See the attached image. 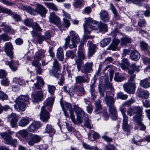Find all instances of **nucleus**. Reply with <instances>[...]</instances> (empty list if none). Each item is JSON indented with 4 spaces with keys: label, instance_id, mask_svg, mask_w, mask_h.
Masks as SVG:
<instances>
[{
    "label": "nucleus",
    "instance_id": "f257e3e1",
    "mask_svg": "<svg viewBox=\"0 0 150 150\" xmlns=\"http://www.w3.org/2000/svg\"><path fill=\"white\" fill-rule=\"evenodd\" d=\"M54 100L53 97H49L44 102L45 105L41 108L40 113V119L43 122L47 121L50 118V114L49 112L47 111L48 109L50 112L52 109V106Z\"/></svg>",
    "mask_w": 150,
    "mask_h": 150
},
{
    "label": "nucleus",
    "instance_id": "f03ea898",
    "mask_svg": "<svg viewBox=\"0 0 150 150\" xmlns=\"http://www.w3.org/2000/svg\"><path fill=\"white\" fill-rule=\"evenodd\" d=\"M21 9L25 10L30 14L34 15L36 13H38L42 16L45 17L47 10L43 6L40 4H38L35 10L31 7L25 6H22L20 8Z\"/></svg>",
    "mask_w": 150,
    "mask_h": 150
},
{
    "label": "nucleus",
    "instance_id": "7ed1b4c3",
    "mask_svg": "<svg viewBox=\"0 0 150 150\" xmlns=\"http://www.w3.org/2000/svg\"><path fill=\"white\" fill-rule=\"evenodd\" d=\"M75 60V65H77L78 71H81L82 73L87 74L93 71L92 63H86L83 65V62L79 58H76Z\"/></svg>",
    "mask_w": 150,
    "mask_h": 150
},
{
    "label": "nucleus",
    "instance_id": "20e7f679",
    "mask_svg": "<svg viewBox=\"0 0 150 150\" xmlns=\"http://www.w3.org/2000/svg\"><path fill=\"white\" fill-rule=\"evenodd\" d=\"M85 19V23L83 24L84 32L87 34H90L91 32L89 29L96 30L99 28L100 23L96 22L90 17Z\"/></svg>",
    "mask_w": 150,
    "mask_h": 150
},
{
    "label": "nucleus",
    "instance_id": "39448f33",
    "mask_svg": "<svg viewBox=\"0 0 150 150\" xmlns=\"http://www.w3.org/2000/svg\"><path fill=\"white\" fill-rule=\"evenodd\" d=\"M28 99V96L20 95L16 99V103L14 105V108L18 111H24L26 106L25 102Z\"/></svg>",
    "mask_w": 150,
    "mask_h": 150
},
{
    "label": "nucleus",
    "instance_id": "423d86ee",
    "mask_svg": "<svg viewBox=\"0 0 150 150\" xmlns=\"http://www.w3.org/2000/svg\"><path fill=\"white\" fill-rule=\"evenodd\" d=\"M135 74L131 75L130 78L128 80L127 83H125L123 85L125 90L128 93H133L136 88L134 79L135 77Z\"/></svg>",
    "mask_w": 150,
    "mask_h": 150
},
{
    "label": "nucleus",
    "instance_id": "0eeeda50",
    "mask_svg": "<svg viewBox=\"0 0 150 150\" xmlns=\"http://www.w3.org/2000/svg\"><path fill=\"white\" fill-rule=\"evenodd\" d=\"M74 109L77 115V119L79 122L83 121V119L85 122H89L90 120L87 117H84L85 113L81 108L79 107L78 106L75 105L74 106Z\"/></svg>",
    "mask_w": 150,
    "mask_h": 150
},
{
    "label": "nucleus",
    "instance_id": "6e6552de",
    "mask_svg": "<svg viewBox=\"0 0 150 150\" xmlns=\"http://www.w3.org/2000/svg\"><path fill=\"white\" fill-rule=\"evenodd\" d=\"M1 136L4 139V142L6 144H10L15 147L17 144V141L16 139H12L10 135L6 132L1 133Z\"/></svg>",
    "mask_w": 150,
    "mask_h": 150
},
{
    "label": "nucleus",
    "instance_id": "1a4fd4ad",
    "mask_svg": "<svg viewBox=\"0 0 150 150\" xmlns=\"http://www.w3.org/2000/svg\"><path fill=\"white\" fill-rule=\"evenodd\" d=\"M60 66L58 61L56 59H54L53 63L52 73L54 76L57 78L61 76Z\"/></svg>",
    "mask_w": 150,
    "mask_h": 150
},
{
    "label": "nucleus",
    "instance_id": "9d476101",
    "mask_svg": "<svg viewBox=\"0 0 150 150\" xmlns=\"http://www.w3.org/2000/svg\"><path fill=\"white\" fill-rule=\"evenodd\" d=\"M135 114H137V115L133 117V120L136 122H141L143 121V115L142 114L143 108L139 106L134 107Z\"/></svg>",
    "mask_w": 150,
    "mask_h": 150
},
{
    "label": "nucleus",
    "instance_id": "9b49d317",
    "mask_svg": "<svg viewBox=\"0 0 150 150\" xmlns=\"http://www.w3.org/2000/svg\"><path fill=\"white\" fill-rule=\"evenodd\" d=\"M13 46L11 43L8 42L6 43L4 50L7 55L11 59H12L13 57Z\"/></svg>",
    "mask_w": 150,
    "mask_h": 150
},
{
    "label": "nucleus",
    "instance_id": "f8f14e48",
    "mask_svg": "<svg viewBox=\"0 0 150 150\" xmlns=\"http://www.w3.org/2000/svg\"><path fill=\"white\" fill-rule=\"evenodd\" d=\"M87 45L88 47L87 57L88 58L90 59L96 52L95 50L96 46L95 44H93L92 41H88Z\"/></svg>",
    "mask_w": 150,
    "mask_h": 150
},
{
    "label": "nucleus",
    "instance_id": "ddd939ff",
    "mask_svg": "<svg viewBox=\"0 0 150 150\" xmlns=\"http://www.w3.org/2000/svg\"><path fill=\"white\" fill-rule=\"evenodd\" d=\"M41 139V138L40 136L32 134L27 139V141L29 145L32 146L35 143L39 142Z\"/></svg>",
    "mask_w": 150,
    "mask_h": 150
},
{
    "label": "nucleus",
    "instance_id": "4468645a",
    "mask_svg": "<svg viewBox=\"0 0 150 150\" xmlns=\"http://www.w3.org/2000/svg\"><path fill=\"white\" fill-rule=\"evenodd\" d=\"M112 96H110L106 94L104 97V100L106 105L108 107L114 105L115 99L113 97L114 96V94H112Z\"/></svg>",
    "mask_w": 150,
    "mask_h": 150
},
{
    "label": "nucleus",
    "instance_id": "2eb2a0df",
    "mask_svg": "<svg viewBox=\"0 0 150 150\" xmlns=\"http://www.w3.org/2000/svg\"><path fill=\"white\" fill-rule=\"evenodd\" d=\"M43 92L42 91H38L33 96V100L34 102L37 103L42 101L43 98Z\"/></svg>",
    "mask_w": 150,
    "mask_h": 150
},
{
    "label": "nucleus",
    "instance_id": "dca6fc26",
    "mask_svg": "<svg viewBox=\"0 0 150 150\" xmlns=\"http://www.w3.org/2000/svg\"><path fill=\"white\" fill-rule=\"evenodd\" d=\"M49 20L51 22L55 25H58L60 23V18L56 15L54 12L50 13L49 17Z\"/></svg>",
    "mask_w": 150,
    "mask_h": 150
},
{
    "label": "nucleus",
    "instance_id": "f3484780",
    "mask_svg": "<svg viewBox=\"0 0 150 150\" xmlns=\"http://www.w3.org/2000/svg\"><path fill=\"white\" fill-rule=\"evenodd\" d=\"M109 111L111 115V117L114 120L117 119V112L115 105L108 106Z\"/></svg>",
    "mask_w": 150,
    "mask_h": 150
},
{
    "label": "nucleus",
    "instance_id": "a211bd4d",
    "mask_svg": "<svg viewBox=\"0 0 150 150\" xmlns=\"http://www.w3.org/2000/svg\"><path fill=\"white\" fill-rule=\"evenodd\" d=\"M31 33L33 36H35L37 37V41L39 44H41L44 40H45L44 36L42 35L41 33L35 30H32Z\"/></svg>",
    "mask_w": 150,
    "mask_h": 150
},
{
    "label": "nucleus",
    "instance_id": "6ab92c4d",
    "mask_svg": "<svg viewBox=\"0 0 150 150\" xmlns=\"http://www.w3.org/2000/svg\"><path fill=\"white\" fill-rule=\"evenodd\" d=\"M84 45L83 42L81 43L79 46V49L78 51V55L79 57L81 59L83 60L85 58V55L84 53V49L82 47Z\"/></svg>",
    "mask_w": 150,
    "mask_h": 150
},
{
    "label": "nucleus",
    "instance_id": "aec40b11",
    "mask_svg": "<svg viewBox=\"0 0 150 150\" xmlns=\"http://www.w3.org/2000/svg\"><path fill=\"white\" fill-rule=\"evenodd\" d=\"M86 79L84 76H77L75 78L76 83H77L81 84L84 83H88L89 79L87 75L86 76Z\"/></svg>",
    "mask_w": 150,
    "mask_h": 150
},
{
    "label": "nucleus",
    "instance_id": "412c9836",
    "mask_svg": "<svg viewBox=\"0 0 150 150\" xmlns=\"http://www.w3.org/2000/svg\"><path fill=\"white\" fill-rule=\"evenodd\" d=\"M5 64L9 66L11 69L13 71H15L17 69L18 63L13 60L10 61H6L5 62Z\"/></svg>",
    "mask_w": 150,
    "mask_h": 150
},
{
    "label": "nucleus",
    "instance_id": "4be33fe9",
    "mask_svg": "<svg viewBox=\"0 0 150 150\" xmlns=\"http://www.w3.org/2000/svg\"><path fill=\"white\" fill-rule=\"evenodd\" d=\"M45 52L44 50H39L36 52L34 57L35 59L40 60L45 57Z\"/></svg>",
    "mask_w": 150,
    "mask_h": 150
},
{
    "label": "nucleus",
    "instance_id": "5701e85b",
    "mask_svg": "<svg viewBox=\"0 0 150 150\" xmlns=\"http://www.w3.org/2000/svg\"><path fill=\"white\" fill-rule=\"evenodd\" d=\"M70 34L71 35V42L78 44L80 42V39L78 34L74 31L70 32Z\"/></svg>",
    "mask_w": 150,
    "mask_h": 150
},
{
    "label": "nucleus",
    "instance_id": "b1692460",
    "mask_svg": "<svg viewBox=\"0 0 150 150\" xmlns=\"http://www.w3.org/2000/svg\"><path fill=\"white\" fill-rule=\"evenodd\" d=\"M100 19L104 22H107L109 21L108 13L105 10H101L100 13Z\"/></svg>",
    "mask_w": 150,
    "mask_h": 150
},
{
    "label": "nucleus",
    "instance_id": "393cba45",
    "mask_svg": "<svg viewBox=\"0 0 150 150\" xmlns=\"http://www.w3.org/2000/svg\"><path fill=\"white\" fill-rule=\"evenodd\" d=\"M36 79L37 82L34 84V85L36 89H40L44 85V81L42 78L40 76H37Z\"/></svg>",
    "mask_w": 150,
    "mask_h": 150
},
{
    "label": "nucleus",
    "instance_id": "a878e982",
    "mask_svg": "<svg viewBox=\"0 0 150 150\" xmlns=\"http://www.w3.org/2000/svg\"><path fill=\"white\" fill-rule=\"evenodd\" d=\"M130 57L132 60L137 61L139 59L140 57V54L137 50H134L131 52Z\"/></svg>",
    "mask_w": 150,
    "mask_h": 150
},
{
    "label": "nucleus",
    "instance_id": "bb28decb",
    "mask_svg": "<svg viewBox=\"0 0 150 150\" xmlns=\"http://www.w3.org/2000/svg\"><path fill=\"white\" fill-rule=\"evenodd\" d=\"M120 40L118 39H115L113 43L111 44L107 48V50H115L117 48L118 44L119 43Z\"/></svg>",
    "mask_w": 150,
    "mask_h": 150
},
{
    "label": "nucleus",
    "instance_id": "cd10ccee",
    "mask_svg": "<svg viewBox=\"0 0 150 150\" xmlns=\"http://www.w3.org/2000/svg\"><path fill=\"white\" fill-rule=\"evenodd\" d=\"M61 105L63 110H69V112L71 111V110H73L72 108V105L70 103L64 102L61 103Z\"/></svg>",
    "mask_w": 150,
    "mask_h": 150
},
{
    "label": "nucleus",
    "instance_id": "c85d7f7f",
    "mask_svg": "<svg viewBox=\"0 0 150 150\" xmlns=\"http://www.w3.org/2000/svg\"><path fill=\"white\" fill-rule=\"evenodd\" d=\"M95 112L96 114L99 113L102 109V105L101 101L99 100H97L95 103Z\"/></svg>",
    "mask_w": 150,
    "mask_h": 150
},
{
    "label": "nucleus",
    "instance_id": "c756f323",
    "mask_svg": "<svg viewBox=\"0 0 150 150\" xmlns=\"http://www.w3.org/2000/svg\"><path fill=\"white\" fill-rule=\"evenodd\" d=\"M40 127L39 122H32L31 125L28 128V130L31 132H34L37 128Z\"/></svg>",
    "mask_w": 150,
    "mask_h": 150
},
{
    "label": "nucleus",
    "instance_id": "7c9ffc66",
    "mask_svg": "<svg viewBox=\"0 0 150 150\" xmlns=\"http://www.w3.org/2000/svg\"><path fill=\"white\" fill-rule=\"evenodd\" d=\"M122 63L120 64L121 68L123 70L128 69V67L129 65V63L127 59L124 58L122 60Z\"/></svg>",
    "mask_w": 150,
    "mask_h": 150
},
{
    "label": "nucleus",
    "instance_id": "2f4dec72",
    "mask_svg": "<svg viewBox=\"0 0 150 150\" xmlns=\"http://www.w3.org/2000/svg\"><path fill=\"white\" fill-rule=\"evenodd\" d=\"M131 70L128 69V72L130 74H133L134 71L139 72V68L138 66H137L135 64H132L130 67Z\"/></svg>",
    "mask_w": 150,
    "mask_h": 150
},
{
    "label": "nucleus",
    "instance_id": "473e14b6",
    "mask_svg": "<svg viewBox=\"0 0 150 150\" xmlns=\"http://www.w3.org/2000/svg\"><path fill=\"white\" fill-rule=\"evenodd\" d=\"M57 56L61 61H63L64 59V55L63 54V50L61 47L59 48L57 50Z\"/></svg>",
    "mask_w": 150,
    "mask_h": 150
},
{
    "label": "nucleus",
    "instance_id": "72a5a7b5",
    "mask_svg": "<svg viewBox=\"0 0 150 150\" xmlns=\"http://www.w3.org/2000/svg\"><path fill=\"white\" fill-rule=\"evenodd\" d=\"M110 38H107L103 39L100 42V45L102 47H104L107 45L111 41Z\"/></svg>",
    "mask_w": 150,
    "mask_h": 150
},
{
    "label": "nucleus",
    "instance_id": "f704fd0d",
    "mask_svg": "<svg viewBox=\"0 0 150 150\" xmlns=\"http://www.w3.org/2000/svg\"><path fill=\"white\" fill-rule=\"evenodd\" d=\"M120 40L121 45H126L127 44L130 43L132 41V39L128 37L122 38Z\"/></svg>",
    "mask_w": 150,
    "mask_h": 150
},
{
    "label": "nucleus",
    "instance_id": "c9c22d12",
    "mask_svg": "<svg viewBox=\"0 0 150 150\" xmlns=\"http://www.w3.org/2000/svg\"><path fill=\"white\" fill-rule=\"evenodd\" d=\"M55 130L50 125H47L45 128V131L44 133H52L54 134L55 133Z\"/></svg>",
    "mask_w": 150,
    "mask_h": 150
},
{
    "label": "nucleus",
    "instance_id": "e433bc0d",
    "mask_svg": "<svg viewBox=\"0 0 150 150\" xmlns=\"http://www.w3.org/2000/svg\"><path fill=\"white\" fill-rule=\"evenodd\" d=\"M8 117L9 119V121L10 120L11 122H17L18 121V117L15 113H11Z\"/></svg>",
    "mask_w": 150,
    "mask_h": 150
},
{
    "label": "nucleus",
    "instance_id": "4c0bfd02",
    "mask_svg": "<svg viewBox=\"0 0 150 150\" xmlns=\"http://www.w3.org/2000/svg\"><path fill=\"white\" fill-rule=\"evenodd\" d=\"M125 78L124 76H119V72H116L115 73L114 80L118 82H121L125 80Z\"/></svg>",
    "mask_w": 150,
    "mask_h": 150
},
{
    "label": "nucleus",
    "instance_id": "58836bf2",
    "mask_svg": "<svg viewBox=\"0 0 150 150\" xmlns=\"http://www.w3.org/2000/svg\"><path fill=\"white\" fill-rule=\"evenodd\" d=\"M45 5L49 8L56 11L58 10L57 7L53 3H45Z\"/></svg>",
    "mask_w": 150,
    "mask_h": 150
},
{
    "label": "nucleus",
    "instance_id": "ea45409f",
    "mask_svg": "<svg viewBox=\"0 0 150 150\" xmlns=\"http://www.w3.org/2000/svg\"><path fill=\"white\" fill-rule=\"evenodd\" d=\"M110 9L112 11L115 17L117 19H120V16L118 15L117 11L115 9V7L113 6L112 3L110 4Z\"/></svg>",
    "mask_w": 150,
    "mask_h": 150
},
{
    "label": "nucleus",
    "instance_id": "a19ab883",
    "mask_svg": "<svg viewBox=\"0 0 150 150\" xmlns=\"http://www.w3.org/2000/svg\"><path fill=\"white\" fill-rule=\"evenodd\" d=\"M100 31L105 32L107 31V26L106 24L100 23L99 28Z\"/></svg>",
    "mask_w": 150,
    "mask_h": 150
},
{
    "label": "nucleus",
    "instance_id": "79ce46f5",
    "mask_svg": "<svg viewBox=\"0 0 150 150\" xmlns=\"http://www.w3.org/2000/svg\"><path fill=\"white\" fill-rule=\"evenodd\" d=\"M140 85L144 88H147L150 87V83L146 79L142 81L140 83Z\"/></svg>",
    "mask_w": 150,
    "mask_h": 150
},
{
    "label": "nucleus",
    "instance_id": "37998d69",
    "mask_svg": "<svg viewBox=\"0 0 150 150\" xmlns=\"http://www.w3.org/2000/svg\"><path fill=\"white\" fill-rule=\"evenodd\" d=\"M83 0H76L73 4V6L75 8H80L83 5Z\"/></svg>",
    "mask_w": 150,
    "mask_h": 150
},
{
    "label": "nucleus",
    "instance_id": "c03bdc74",
    "mask_svg": "<svg viewBox=\"0 0 150 150\" xmlns=\"http://www.w3.org/2000/svg\"><path fill=\"white\" fill-rule=\"evenodd\" d=\"M13 82L14 83L18 84L20 85L23 84L25 83V81L23 80L18 78L15 77L13 79Z\"/></svg>",
    "mask_w": 150,
    "mask_h": 150
},
{
    "label": "nucleus",
    "instance_id": "a18cd8bd",
    "mask_svg": "<svg viewBox=\"0 0 150 150\" xmlns=\"http://www.w3.org/2000/svg\"><path fill=\"white\" fill-rule=\"evenodd\" d=\"M140 96L145 99L148 98L149 96V93L148 91H141L139 94Z\"/></svg>",
    "mask_w": 150,
    "mask_h": 150
},
{
    "label": "nucleus",
    "instance_id": "49530a36",
    "mask_svg": "<svg viewBox=\"0 0 150 150\" xmlns=\"http://www.w3.org/2000/svg\"><path fill=\"white\" fill-rule=\"evenodd\" d=\"M117 97L118 99L126 100L128 96L127 95L124 94L120 92L117 93Z\"/></svg>",
    "mask_w": 150,
    "mask_h": 150
},
{
    "label": "nucleus",
    "instance_id": "de8ad7c7",
    "mask_svg": "<svg viewBox=\"0 0 150 150\" xmlns=\"http://www.w3.org/2000/svg\"><path fill=\"white\" fill-rule=\"evenodd\" d=\"M47 87L48 92L51 95L53 94L56 89L55 86L48 85Z\"/></svg>",
    "mask_w": 150,
    "mask_h": 150
},
{
    "label": "nucleus",
    "instance_id": "09e8293b",
    "mask_svg": "<svg viewBox=\"0 0 150 150\" xmlns=\"http://www.w3.org/2000/svg\"><path fill=\"white\" fill-rule=\"evenodd\" d=\"M32 28L33 29V30H35L37 32L38 31H41L42 30V29L36 23H35L33 24Z\"/></svg>",
    "mask_w": 150,
    "mask_h": 150
},
{
    "label": "nucleus",
    "instance_id": "8fccbe9b",
    "mask_svg": "<svg viewBox=\"0 0 150 150\" xmlns=\"http://www.w3.org/2000/svg\"><path fill=\"white\" fill-rule=\"evenodd\" d=\"M83 146L86 149L90 150H98L97 146H93L86 144H83Z\"/></svg>",
    "mask_w": 150,
    "mask_h": 150
},
{
    "label": "nucleus",
    "instance_id": "3c124183",
    "mask_svg": "<svg viewBox=\"0 0 150 150\" xmlns=\"http://www.w3.org/2000/svg\"><path fill=\"white\" fill-rule=\"evenodd\" d=\"M25 24L28 26H32L33 25V21L32 19L28 18L25 19L24 21Z\"/></svg>",
    "mask_w": 150,
    "mask_h": 150
},
{
    "label": "nucleus",
    "instance_id": "603ef678",
    "mask_svg": "<svg viewBox=\"0 0 150 150\" xmlns=\"http://www.w3.org/2000/svg\"><path fill=\"white\" fill-rule=\"evenodd\" d=\"M70 41V36L68 35L65 39V42L63 48L66 50L67 48Z\"/></svg>",
    "mask_w": 150,
    "mask_h": 150
},
{
    "label": "nucleus",
    "instance_id": "864d4df0",
    "mask_svg": "<svg viewBox=\"0 0 150 150\" xmlns=\"http://www.w3.org/2000/svg\"><path fill=\"white\" fill-rule=\"evenodd\" d=\"M77 90V91L80 92L82 95H84L85 94V91L83 86H75Z\"/></svg>",
    "mask_w": 150,
    "mask_h": 150
},
{
    "label": "nucleus",
    "instance_id": "5fc2aeb1",
    "mask_svg": "<svg viewBox=\"0 0 150 150\" xmlns=\"http://www.w3.org/2000/svg\"><path fill=\"white\" fill-rule=\"evenodd\" d=\"M131 126L128 125L127 122H123L122 128L125 131H128L130 129Z\"/></svg>",
    "mask_w": 150,
    "mask_h": 150
},
{
    "label": "nucleus",
    "instance_id": "6e6d98bb",
    "mask_svg": "<svg viewBox=\"0 0 150 150\" xmlns=\"http://www.w3.org/2000/svg\"><path fill=\"white\" fill-rule=\"evenodd\" d=\"M8 98L7 95L4 92L1 91H0V99L3 100H6Z\"/></svg>",
    "mask_w": 150,
    "mask_h": 150
},
{
    "label": "nucleus",
    "instance_id": "4d7b16f0",
    "mask_svg": "<svg viewBox=\"0 0 150 150\" xmlns=\"http://www.w3.org/2000/svg\"><path fill=\"white\" fill-rule=\"evenodd\" d=\"M95 86V83H93L92 84L90 85V91L91 92V96L94 97L95 96V90L94 89Z\"/></svg>",
    "mask_w": 150,
    "mask_h": 150
},
{
    "label": "nucleus",
    "instance_id": "13d9d810",
    "mask_svg": "<svg viewBox=\"0 0 150 150\" xmlns=\"http://www.w3.org/2000/svg\"><path fill=\"white\" fill-rule=\"evenodd\" d=\"M66 56L67 57L73 59L74 57V54L71 50H68L66 52Z\"/></svg>",
    "mask_w": 150,
    "mask_h": 150
},
{
    "label": "nucleus",
    "instance_id": "bf43d9fd",
    "mask_svg": "<svg viewBox=\"0 0 150 150\" xmlns=\"http://www.w3.org/2000/svg\"><path fill=\"white\" fill-rule=\"evenodd\" d=\"M146 24V21L143 19H140L138 23V25L140 27H144Z\"/></svg>",
    "mask_w": 150,
    "mask_h": 150
},
{
    "label": "nucleus",
    "instance_id": "052dcab7",
    "mask_svg": "<svg viewBox=\"0 0 150 150\" xmlns=\"http://www.w3.org/2000/svg\"><path fill=\"white\" fill-rule=\"evenodd\" d=\"M140 45L141 49L142 50H146L148 49V44L144 41L140 42Z\"/></svg>",
    "mask_w": 150,
    "mask_h": 150
},
{
    "label": "nucleus",
    "instance_id": "680f3d73",
    "mask_svg": "<svg viewBox=\"0 0 150 150\" xmlns=\"http://www.w3.org/2000/svg\"><path fill=\"white\" fill-rule=\"evenodd\" d=\"M127 114L131 116L135 114L134 107L129 108L127 110Z\"/></svg>",
    "mask_w": 150,
    "mask_h": 150
},
{
    "label": "nucleus",
    "instance_id": "e2e57ef3",
    "mask_svg": "<svg viewBox=\"0 0 150 150\" xmlns=\"http://www.w3.org/2000/svg\"><path fill=\"white\" fill-rule=\"evenodd\" d=\"M76 89L75 87H71L70 88L68 91L67 93L70 96H72L74 94L75 89Z\"/></svg>",
    "mask_w": 150,
    "mask_h": 150
},
{
    "label": "nucleus",
    "instance_id": "0e129e2a",
    "mask_svg": "<svg viewBox=\"0 0 150 150\" xmlns=\"http://www.w3.org/2000/svg\"><path fill=\"white\" fill-rule=\"evenodd\" d=\"M39 60L35 59L32 62V64L33 66H35L36 67H38L40 66H41V64L39 63Z\"/></svg>",
    "mask_w": 150,
    "mask_h": 150
},
{
    "label": "nucleus",
    "instance_id": "69168bd1",
    "mask_svg": "<svg viewBox=\"0 0 150 150\" xmlns=\"http://www.w3.org/2000/svg\"><path fill=\"white\" fill-rule=\"evenodd\" d=\"M63 19L64 20L63 25L66 28H68L70 25L69 21L68 19L64 18H63Z\"/></svg>",
    "mask_w": 150,
    "mask_h": 150
},
{
    "label": "nucleus",
    "instance_id": "338daca9",
    "mask_svg": "<svg viewBox=\"0 0 150 150\" xmlns=\"http://www.w3.org/2000/svg\"><path fill=\"white\" fill-rule=\"evenodd\" d=\"M11 12V11L8 9L2 8L0 6V13H10Z\"/></svg>",
    "mask_w": 150,
    "mask_h": 150
},
{
    "label": "nucleus",
    "instance_id": "774afa93",
    "mask_svg": "<svg viewBox=\"0 0 150 150\" xmlns=\"http://www.w3.org/2000/svg\"><path fill=\"white\" fill-rule=\"evenodd\" d=\"M7 75L6 71L4 70H0V78L3 79L6 77Z\"/></svg>",
    "mask_w": 150,
    "mask_h": 150
}]
</instances>
